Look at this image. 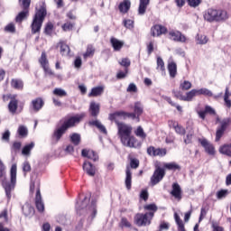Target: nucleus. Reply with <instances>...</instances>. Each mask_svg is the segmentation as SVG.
<instances>
[{
    "label": "nucleus",
    "instance_id": "51",
    "mask_svg": "<svg viewBox=\"0 0 231 231\" xmlns=\"http://www.w3.org/2000/svg\"><path fill=\"white\" fill-rule=\"evenodd\" d=\"M130 167L131 169H138L140 167V161L136 158L130 159Z\"/></svg>",
    "mask_w": 231,
    "mask_h": 231
},
{
    "label": "nucleus",
    "instance_id": "54",
    "mask_svg": "<svg viewBox=\"0 0 231 231\" xmlns=\"http://www.w3.org/2000/svg\"><path fill=\"white\" fill-rule=\"evenodd\" d=\"M135 134L139 137V138H146L147 134H145V132H143V128H142V126H138L137 130L135 131Z\"/></svg>",
    "mask_w": 231,
    "mask_h": 231
},
{
    "label": "nucleus",
    "instance_id": "4",
    "mask_svg": "<svg viewBox=\"0 0 231 231\" xmlns=\"http://www.w3.org/2000/svg\"><path fill=\"white\" fill-rule=\"evenodd\" d=\"M17 183V164H13L10 169V182L3 181L2 187L5 189V196L7 201L12 199V192L15 189V185Z\"/></svg>",
    "mask_w": 231,
    "mask_h": 231
},
{
    "label": "nucleus",
    "instance_id": "49",
    "mask_svg": "<svg viewBox=\"0 0 231 231\" xmlns=\"http://www.w3.org/2000/svg\"><path fill=\"white\" fill-rule=\"evenodd\" d=\"M157 69L161 71H165V62L162 57H157Z\"/></svg>",
    "mask_w": 231,
    "mask_h": 231
},
{
    "label": "nucleus",
    "instance_id": "36",
    "mask_svg": "<svg viewBox=\"0 0 231 231\" xmlns=\"http://www.w3.org/2000/svg\"><path fill=\"white\" fill-rule=\"evenodd\" d=\"M60 54L63 57H68L69 56V46H68V44L64 43V42H60Z\"/></svg>",
    "mask_w": 231,
    "mask_h": 231
},
{
    "label": "nucleus",
    "instance_id": "24",
    "mask_svg": "<svg viewBox=\"0 0 231 231\" xmlns=\"http://www.w3.org/2000/svg\"><path fill=\"white\" fill-rule=\"evenodd\" d=\"M110 42L112 44V47L114 48V51H120L122 50V48H124V42L112 37L110 39Z\"/></svg>",
    "mask_w": 231,
    "mask_h": 231
},
{
    "label": "nucleus",
    "instance_id": "58",
    "mask_svg": "<svg viewBox=\"0 0 231 231\" xmlns=\"http://www.w3.org/2000/svg\"><path fill=\"white\" fill-rule=\"evenodd\" d=\"M188 4L192 8H196V7L199 6V5H201V0H188Z\"/></svg>",
    "mask_w": 231,
    "mask_h": 231
},
{
    "label": "nucleus",
    "instance_id": "42",
    "mask_svg": "<svg viewBox=\"0 0 231 231\" xmlns=\"http://www.w3.org/2000/svg\"><path fill=\"white\" fill-rule=\"evenodd\" d=\"M28 17V9L22 11L15 18L16 23H23Z\"/></svg>",
    "mask_w": 231,
    "mask_h": 231
},
{
    "label": "nucleus",
    "instance_id": "28",
    "mask_svg": "<svg viewBox=\"0 0 231 231\" xmlns=\"http://www.w3.org/2000/svg\"><path fill=\"white\" fill-rule=\"evenodd\" d=\"M194 97H198V89L196 88L186 93V96L182 98L183 102H192Z\"/></svg>",
    "mask_w": 231,
    "mask_h": 231
},
{
    "label": "nucleus",
    "instance_id": "20",
    "mask_svg": "<svg viewBox=\"0 0 231 231\" xmlns=\"http://www.w3.org/2000/svg\"><path fill=\"white\" fill-rule=\"evenodd\" d=\"M168 71L171 79H175L178 75V65L173 60H169L168 62Z\"/></svg>",
    "mask_w": 231,
    "mask_h": 231
},
{
    "label": "nucleus",
    "instance_id": "61",
    "mask_svg": "<svg viewBox=\"0 0 231 231\" xmlns=\"http://www.w3.org/2000/svg\"><path fill=\"white\" fill-rule=\"evenodd\" d=\"M126 91H127L128 93H136V91H138V88H136V85H135V84L131 83V84L128 86Z\"/></svg>",
    "mask_w": 231,
    "mask_h": 231
},
{
    "label": "nucleus",
    "instance_id": "7",
    "mask_svg": "<svg viewBox=\"0 0 231 231\" xmlns=\"http://www.w3.org/2000/svg\"><path fill=\"white\" fill-rule=\"evenodd\" d=\"M125 118H131V120H136V122H140V117H138L135 113L119 111L109 115V120L112 122L113 120H116H116H125Z\"/></svg>",
    "mask_w": 231,
    "mask_h": 231
},
{
    "label": "nucleus",
    "instance_id": "26",
    "mask_svg": "<svg viewBox=\"0 0 231 231\" xmlns=\"http://www.w3.org/2000/svg\"><path fill=\"white\" fill-rule=\"evenodd\" d=\"M125 174H126L125 181V187L127 190H131V186L133 183V173H131V169L129 167L126 168Z\"/></svg>",
    "mask_w": 231,
    "mask_h": 231
},
{
    "label": "nucleus",
    "instance_id": "45",
    "mask_svg": "<svg viewBox=\"0 0 231 231\" xmlns=\"http://www.w3.org/2000/svg\"><path fill=\"white\" fill-rule=\"evenodd\" d=\"M53 95H55V97H60V98H62V97H68V92H66V90L62 88H54Z\"/></svg>",
    "mask_w": 231,
    "mask_h": 231
},
{
    "label": "nucleus",
    "instance_id": "50",
    "mask_svg": "<svg viewBox=\"0 0 231 231\" xmlns=\"http://www.w3.org/2000/svg\"><path fill=\"white\" fill-rule=\"evenodd\" d=\"M228 196V191L226 189H221L217 192V199H225Z\"/></svg>",
    "mask_w": 231,
    "mask_h": 231
},
{
    "label": "nucleus",
    "instance_id": "34",
    "mask_svg": "<svg viewBox=\"0 0 231 231\" xmlns=\"http://www.w3.org/2000/svg\"><path fill=\"white\" fill-rule=\"evenodd\" d=\"M22 210H23L24 216H32L35 212V209L30 204H25L22 208Z\"/></svg>",
    "mask_w": 231,
    "mask_h": 231
},
{
    "label": "nucleus",
    "instance_id": "48",
    "mask_svg": "<svg viewBox=\"0 0 231 231\" xmlns=\"http://www.w3.org/2000/svg\"><path fill=\"white\" fill-rule=\"evenodd\" d=\"M70 142L73 143V145H79V143H80V134H72L70 135Z\"/></svg>",
    "mask_w": 231,
    "mask_h": 231
},
{
    "label": "nucleus",
    "instance_id": "53",
    "mask_svg": "<svg viewBox=\"0 0 231 231\" xmlns=\"http://www.w3.org/2000/svg\"><path fill=\"white\" fill-rule=\"evenodd\" d=\"M120 226H121V228H131V222H129V220H127V218L123 217L121 219Z\"/></svg>",
    "mask_w": 231,
    "mask_h": 231
},
{
    "label": "nucleus",
    "instance_id": "40",
    "mask_svg": "<svg viewBox=\"0 0 231 231\" xmlns=\"http://www.w3.org/2000/svg\"><path fill=\"white\" fill-rule=\"evenodd\" d=\"M164 169H167L168 171H180L181 168L176 162H167L164 164Z\"/></svg>",
    "mask_w": 231,
    "mask_h": 231
},
{
    "label": "nucleus",
    "instance_id": "9",
    "mask_svg": "<svg viewBox=\"0 0 231 231\" xmlns=\"http://www.w3.org/2000/svg\"><path fill=\"white\" fill-rule=\"evenodd\" d=\"M165 177V170L161 167H157L151 177V185L154 187V185H158L162 180Z\"/></svg>",
    "mask_w": 231,
    "mask_h": 231
},
{
    "label": "nucleus",
    "instance_id": "30",
    "mask_svg": "<svg viewBox=\"0 0 231 231\" xmlns=\"http://www.w3.org/2000/svg\"><path fill=\"white\" fill-rule=\"evenodd\" d=\"M90 125H94L95 127L98 128V130L103 133V134H107V129H106V126H104V125H102V123L98 120H95V121H90L89 122Z\"/></svg>",
    "mask_w": 231,
    "mask_h": 231
},
{
    "label": "nucleus",
    "instance_id": "6",
    "mask_svg": "<svg viewBox=\"0 0 231 231\" xmlns=\"http://www.w3.org/2000/svg\"><path fill=\"white\" fill-rule=\"evenodd\" d=\"M46 14L47 12L44 6L40 7V9L36 11L31 24L32 34L39 33V32H41V28H42V23H44Z\"/></svg>",
    "mask_w": 231,
    "mask_h": 231
},
{
    "label": "nucleus",
    "instance_id": "35",
    "mask_svg": "<svg viewBox=\"0 0 231 231\" xmlns=\"http://www.w3.org/2000/svg\"><path fill=\"white\" fill-rule=\"evenodd\" d=\"M197 44H207L208 42V38L205 34H197L195 37Z\"/></svg>",
    "mask_w": 231,
    "mask_h": 231
},
{
    "label": "nucleus",
    "instance_id": "57",
    "mask_svg": "<svg viewBox=\"0 0 231 231\" xmlns=\"http://www.w3.org/2000/svg\"><path fill=\"white\" fill-rule=\"evenodd\" d=\"M51 32H53V23L49 22L45 26V33L47 35H51Z\"/></svg>",
    "mask_w": 231,
    "mask_h": 231
},
{
    "label": "nucleus",
    "instance_id": "44",
    "mask_svg": "<svg viewBox=\"0 0 231 231\" xmlns=\"http://www.w3.org/2000/svg\"><path fill=\"white\" fill-rule=\"evenodd\" d=\"M95 55V48L92 45H88L87 48V51L83 54L84 59H88L89 57H93Z\"/></svg>",
    "mask_w": 231,
    "mask_h": 231
},
{
    "label": "nucleus",
    "instance_id": "8",
    "mask_svg": "<svg viewBox=\"0 0 231 231\" xmlns=\"http://www.w3.org/2000/svg\"><path fill=\"white\" fill-rule=\"evenodd\" d=\"M152 221V213H138L134 217V223L137 226H148Z\"/></svg>",
    "mask_w": 231,
    "mask_h": 231
},
{
    "label": "nucleus",
    "instance_id": "63",
    "mask_svg": "<svg viewBox=\"0 0 231 231\" xmlns=\"http://www.w3.org/2000/svg\"><path fill=\"white\" fill-rule=\"evenodd\" d=\"M2 140H4V142H10V131L9 130H6L3 134Z\"/></svg>",
    "mask_w": 231,
    "mask_h": 231
},
{
    "label": "nucleus",
    "instance_id": "22",
    "mask_svg": "<svg viewBox=\"0 0 231 231\" xmlns=\"http://www.w3.org/2000/svg\"><path fill=\"white\" fill-rule=\"evenodd\" d=\"M149 3H151V0H139V7H138L139 15L145 14V12L147 11V7L149 6Z\"/></svg>",
    "mask_w": 231,
    "mask_h": 231
},
{
    "label": "nucleus",
    "instance_id": "31",
    "mask_svg": "<svg viewBox=\"0 0 231 231\" xmlns=\"http://www.w3.org/2000/svg\"><path fill=\"white\" fill-rule=\"evenodd\" d=\"M197 94L198 97H201V95H203V97H214V93L207 88H198Z\"/></svg>",
    "mask_w": 231,
    "mask_h": 231
},
{
    "label": "nucleus",
    "instance_id": "19",
    "mask_svg": "<svg viewBox=\"0 0 231 231\" xmlns=\"http://www.w3.org/2000/svg\"><path fill=\"white\" fill-rule=\"evenodd\" d=\"M35 205L38 212H44V202H42V197L41 196V189H37L36 191Z\"/></svg>",
    "mask_w": 231,
    "mask_h": 231
},
{
    "label": "nucleus",
    "instance_id": "37",
    "mask_svg": "<svg viewBox=\"0 0 231 231\" xmlns=\"http://www.w3.org/2000/svg\"><path fill=\"white\" fill-rule=\"evenodd\" d=\"M192 88V83L189 80H182L180 83V89L181 91H189Z\"/></svg>",
    "mask_w": 231,
    "mask_h": 231
},
{
    "label": "nucleus",
    "instance_id": "39",
    "mask_svg": "<svg viewBox=\"0 0 231 231\" xmlns=\"http://www.w3.org/2000/svg\"><path fill=\"white\" fill-rule=\"evenodd\" d=\"M219 152L221 154H226V156H231V144H225L219 148Z\"/></svg>",
    "mask_w": 231,
    "mask_h": 231
},
{
    "label": "nucleus",
    "instance_id": "1",
    "mask_svg": "<svg viewBox=\"0 0 231 231\" xmlns=\"http://www.w3.org/2000/svg\"><path fill=\"white\" fill-rule=\"evenodd\" d=\"M120 119L114 120L117 125V134L121 143L125 147H130V149L136 148V138L131 134L133 133V126L126 125L125 123L118 122Z\"/></svg>",
    "mask_w": 231,
    "mask_h": 231
},
{
    "label": "nucleus",
    "instance_id": "15",
    "mask_svg": "<svg viewBox=\"0 0 231 231\" xmlns=\"http://www.w3.org/2000/svg\"><path fill=\"white\" fill-rule=\"evenodd\" d=\"M42 106H44V101H42V98L37 97L31 102L30 110L39 113L42 109Z\"/></svg>",
    "mask_w": 231,
    "mask_h": 231
},
{
    "label": "nucleus",
    "instance_id": "29",
    "mask_svg": "<svg viewBox=\"0 0 231 231\" xmlns=\"http://www.w3.org/2000/svg\"><path fill=\"white\" fill-rule=\"evenodd\" d=\"M104 93V86L95 87L88 93V97H100Z\"/></svg>",
    "mask_w": 231,
    "mask_h": 231
},
{
    "label": "nucleus",
    "instance_id": "64",
    "mask_svg": "<svg viewBox=\"0 0 231 231\" xmlns=\"http://www.w3.org/2000/svg\"><path fill=\"white\" fill-rule=\"evenodd\" d=\"M74 66H75V68H77L78 69H79V68H81V66H82V59H80V57L76 58V60H74Z\"/></svg>",
    "mask_w": 231,
    "mask_h": 231
},
{
    "label": "nucleus",
    "instance_id": "52",
    "mask_svg": "<svg viewBox=\"0 0 231 231\" xmlns=\"http://www.w3.org/2000/svg\"><path fill=\"white\" fill-rule=\"evenodd\" d=\"M123 23L128 30H133L134 28V22L133 20H124Z\"/></svg>",
    "mask_w": 231,
    "mask_h": 231
},
{
    "label": "nucleus",
    "instance_id": "43",
    "mask_svg": "<svg viewBox=\"0 0 231 231\" xmlns=\"http://www.w3.org/2000/svg\"><path fill=\"white\" fill-rule=\"evenodd\" d=\"M17 133H18L19 136H21L22 138H24V137L28 136V128L24 125H20L18 127Z\"/></svg>",
    "mask_w": 231,
    "mask_h": 231
},
{
    "label": "nucleus",
    "instance_id": "60",
    "mask_svg": "<svg viewBox=\"0 0 231 231\" xmlns=\"http://www.w3.org/2000/svg\"><path fill=\"white\" fill-rule=\"evenodd\" d=\"M140 199L147 201L149 199V192L146 189H143L140 193Z\"/></svg>",
    "mask_w": 231,
    "mask_h": 231
},
{
    "label": "nucleus",
    "instance_id": "3",
    "mask_svg": "<svg viewBox=\"0 0 231 231\" xmlns=\"http://www.w3.org/2000/svg\"><path fill=\"white\" fill-rule=\"evenodd\" d=\"M88 201L89 199L88 197H84L83 201L81 202V205L78 202L76 205V209L78 214H82V212L87 211V214L88 216V221H93L95 217H97V200H92L90 205L88 206Z\"/></svg>",
    "mask_w": 231,
    "mask_h": 231
},
{
    "label": "nucleus",
    "instance_id": "2",
    "mask_svg": "<svg viewBox=\"0 0 231 231\" xmlns=\"http://www.w3.org/2000/svg\"><path fill=\"white\" fill-rule=\"evenodd\" d=\"M84 116H86V114H79L66 120L60 127H57L54 130L52 134L53 140H55V142H60V138L66 134V131H68L69 127H73L75 124H79Z\"/></svg>",
    "mask_w": 231,
    "mask_h": 231
},
{
    "label": "nucleus",
    "instance_id": "12",
    "mask_svg": "<svg viewBox=\"0 0 231 231\" xmlns=\"http://www.w3.org/2000/svg\"><path fill=\"white\" fill-rule=\"evenodd\" d=\"M199 143L204 147L206 152L209 154L210 156H214L216 154V149L214 148V145L208 142V140L202 138L199 139Z\"/></svg>",
    "mask_w": 231,
    "mask_h": 231
},
{
    "label": "nucleus",
    "instance_id": "46",
    "mask_svg": "<svg viewBox=\"0 0 231 231\" xmlns=\"http://www.w3.org/2000/svg\"><path fill=\"white\" fill-rule=\"evenodd\" d=\"M143 113V106H142V103L137 102L134 105V114L140 118V115Z\"/></svg>",
    "mask_w": 231,
    "mask_h": 231
},
{
    "label": "nucleus",
    "instance_id": "18",
    "mask_svg": "<svg viewBox=\"0 0 231 231\" xmlns=\"http://www.w3.org/2000/svg\"><path fill=\"white\" fill-rule=\"evenodd\" d=\"M81 156L83 158H88V160H92L93 162H98V154L93 150L83 149L81 151Z\"/></svg>",
    "mask_w": 231,
    "mask_h": 231
},
{
    "label": "nucleus",
    "instance_id": "10",
    "mask_svg": "<svg viewBox=\"0 0 231 231\" xmlns=\"http://www.w3.org/2000/svg\"><path fill=\"white\" fill-rule=\"evenodd\" d=\"M230 125V118H225L220 122V127L217 128L216 133V142H219L223 134H225V131H226V127Z\"/></svg>",
    "mask_w": 231,
    "mask_h": 231
},
{
    "label": "nucleus",
    "instance_id": "16",
    "mask_svg": "<svg viewBox=\"0 0 231 231\" xmlns=\"http://www.w3.org/2000/svg\"><path fill=\"white\" fill-rule=\"evenodd\" d=\"M151 33L152 37H160V35H163L167 33V27L157 24L151 28Z\"/></svg>",
    "mask_w": 231,
    "mask_h": 231
},
{
    "label": "nucleus",
    "instance_id": "56",
    "mask_svg": "<svg viewBox=\"0 0 231 231\" xmlns=\"http://www.w3.org/2000/svg\"><path fill=\"white\" fill-rule=\"evenodd\" d=\"M192 136H194V132L188 133L186 137H184V143L186 144L192 143Z\"/></svg>",
    "mask_w": 231,
    "mask_h": 231
},
{
    "label": "nucleus",
    "instance_id": "32",
    "mask_svg": "<svg viewBox=\"0 0 231 231\" xmlns=\"http://www.w3.org/2000/svg\"><path fill=\"white\" fill-rule=\"evenodd\" d=\"M89 110L93 116H98V113H100V105L91 102Z\"/></svg>",
    "mask_w": 231,
    "mask_h": 231
},
{
    "label": "nucleus",
    "instance_id": "47",
    "mask_svg": "<svg viewBox=\"0 0 231 231\" xmlns=\"http://www.w3.org/2000/svg\"><path fill=\"white\" fill-rule=\"evenodd\" d=\"M173 128L175 129V133H177V134H180L181 136L185 134V128L178 125V123L176 122L173 123Z\"/></svg>",
    "mask_w": 231,
    "mask_h": 231
},
{
    "label": "nucleus",
    "instance_id": "27",
    "mask_svg": "<svg viewBox=\"0 0 231 231\" xmlns=\"http://www.w3.org/2000/svg\"><path fill=\"white\" fill-rule=\"evenodd\" d=\"M174 219L178 231H187V229H185V223H183V220H181V217H180V215H178L176 212L174 213Z\"/></svg>",
    "mask_w": 231,
    "mask_h": 231
},
{
    "label": "nucleus",
    "instance_id": "11",
    "mask_svg": "<svg viewBox=\"0 0 231 231\" xmlns=\"http://www.w3.org/2000/svg\"><path fill=\"white\" fill-rule=\"evenodd\" d=\"M169 36L175 42H187V37L180 31L171 30L169 32Z\"/></svg>",
    "mask_w": 231,
    "mask_h": 231
},
{
    "label": "nucleus",
    "instance_id": "13",
    "mask_svg": "<svg viewBox=\"0 0 231 231\" xmlns=\"http://www.w3.org/2000/svg\"><path fill=\"white\" fill-rule=\"evenodd\" d=\"M39 62L45 71V73H48V75H51V69H50V62L48 61V58L46 56V52L42 51L41 58L39 59Z\"/></svg>",
    "mask_w": 231,
    "mask_h": 231
},
{
    "label": "nucleus",
    "instance_id": "59",
    "mask_svg": "<svg viewBox=\"0 0 231 231\" xmlns=\"http://www.w3.org/2000/svg\"><path fill=\"white\" fill-rule=\"evenodd\" d=\"M62 30L64 32H69V30H73V23L67 22L62 25Z\"/></svg>",
    "mask_w": 231,
    "mask_h": 231
},
{
    "label": "nucleus",
    "instance_id": "38",
    "mask_svg": "<svg viewBox=\"0 0 231 231\" xmlns=\"http://www.w3.org/2000/svg\"><path fill=\"white\" fill-rule=\"evenodd\" d=\"M33 147H35L34 143H31L25 145L22 150V154H23V156L30 155V152H32V149H33Z\"/></svg>",
    "mask_w": 231,
    "mask_h": 231
},
{
    "label": "nucleus",
    "instance_id": "62",
    "mask_svg": "<svg viewBox=\"0 0 231 231\" xmlns=\"http://www.w3.org/2000/svg\"><path fill=\"white\" fill-rule=\"evenodd\" d=\"M23 172H30V171H32V166L30 165V162H23Z\"/></svg>",
    "mask_w": 231,
    "mask_h": 231
},
{
    "label": "nucleus",
    "instance_id": "14",
    "mask_svg": "<svg viewBox=\"0 0 231 231\" xmlns=\"http://www.w3.org/2000/svg\"><path fill=\"white\" fill-rule=\"evenodd\" d=\"M147 152L150 156H165L167 154V149L165 148H154V146L149 147Z\"/></svg>",
    "mask_w": 231,
    "mask_h": 231
},
{
    "label": "nucleus",
    "instance_id": "41",
    "mask_svg": "<svg viewBox=\"0 0 231 231\" xmlns=\"http://www.w3.org/2000/svg\"><path fill=\"white\" fill-rule=\"evenodd\" d=\"M11 86L14 89H23L24 84L23 83V80H21V79H12Z\"/></svg>",
    "mask_w": 231,
    "mask_h": 231
},
{
    "label": "nucleus",
    "instance_id": "25",
    "mask_svg": "<svg viewBox=\"0 0 231 231\" xmlns=\"http://www.w3.org/2000/svg\"><path fill=\"white\" fill-rule=\"evenodd\" d=\"M131 8V0H124L119 4L118 9L121 14H127Z\"/></svg>",
    "mask_w": 231,
    "mask_h": 231
},
{
    "label": "nucleus",
    "instance_id": "17",
    "mask_svg": "<svg viewBox=\"0 0 231 231\" xmlns=\"http://www.w3.org/2000/svg\"><path fill=\"white\" fill-rule=\"evenodd\" d=\"M82 167L84 172H86L88 176H95V174L97 173V169L95 168V166L88 161L84 162Z\"/></svg>",
    "mask_w": 231,
    "mask_h": 231
},
{
    "label": "nucleus",
    "instance_id": "21",
    "mask_svg": "<svg viewBox=\"0 0 231 231\" xmlns=\"http://www.w3.org/2000/svg\"><path fill=\"white\" fill-rule=\"evenodd\" d=\"M171 196L175 198V199H181V187L178 183L172 184V190L171 191Z\"/></svg>",
    "mask_w": 231,
    "mask_h": 231
},
{
    "label": "nucleus",
    "instance_id": "55",
    "mask_svg": "<svg viewBox=\"0 0 231 231\" xmlns=\"http://www.w3.org/2000/svg\"><path fill=\"white\" fill-rule=\"evenodd\" d=\"M120 66H124V68H129L131 66V60L127 58H123L121 61H119Z\"/></svg>",
    "mask_w": 231,
    "mask_h": 231
},
{
    "label": "nucleus",
    "instance_id": "5",
    "mask_svg": "<svg viewBox=\"0 0 231 231\" xmlns=\"http://www.w3.org/2000/svg\"><path fill=\"white\" fill-rule=\"evenodd\" d=\"M203 16L208 23H221L228 19V13L223 9L209 8L204 12Z\"/></svg>",
    "mask_w": 231,
    "mask_h": 231
},
{
    "label": "nucleus",
    "instance_id": "23",
    "mask_svg": "<svg viewBox=\"0 0 231 231\" xmlns=\"http://www.w3.org/2000/svg\"><path fill=\"white\" fill-rule=\"evenodd\" d=\"M19 106V101L15 97H11V100L8 104L9 113L15 115L17 113V107Z\"/></svg>",
    "mask_w": 231,
    "mask_h": 231
},
{
    "label": "nucleus",
    "instance_id": "33",
    "mask_svg": "<svg viewBox=\"0 0 231 231\" xmlns=\"http://www.w3.org/2000/svg\"><path fill=\"white\" fill-rule=\"evenodd\" d=\"M144 210H147L146 214H152V217H154V213L158 211V206L156 204H147L143 207Z\"/></svg>",
    "mask_w": 231,
    "mask_h": 231
}]
</instances>
